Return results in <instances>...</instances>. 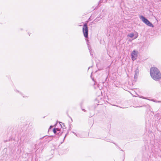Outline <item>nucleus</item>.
<instances>
[{"label":"nucleus","mask_w":161,"mask_h":161,"mask_svg":"<svg viewBox=\"0 0 161 161\" xmlns=\"http://www.w3.org/2000/svg\"><path fill=\"white\" fill-rule=\"evenodd\" d=\"M53 126H51L50 127V128L49 129H51L52 127Z\"/></svg>","instance_id":"ddd939ff"},{"label":"nucleus","mask_w":161,"mask_h":161,"mask_svg":"<svg viewBox=\"0 0 161 161\" xmlns=\"http://www.w3.org/2000/svg\"><path fill=\"white\" fill-rule=\"evenodd\" d=\"M149 100L150 101L154 102V101H155V100H154V99H151V100Z\"/></svg>","instance_id":"6e6552de"},{"label":"nucleus","mask_w":161,"mask_h":161,"mask_svg":"<svg viewBox=\"0 0 161 161\" xmlns=\"http://www.w3.org/2000/svg\"><path fill=\"white\" fill-rule=\"evenodd\" d=\"M128 36L130 38H132L134 36V34L133 33H130Z\"/></svg>","instance_id":"423d86ee"},{"label":"nucleus","mask_w":161,"mask_h":161,"mask_svg":"<svg viewBox=\"0 0 161 161\" xmlns=\"http://www.w3.org/2000/svg\"><path fill=\"white\" fill-rule=\"evenodd\" d=\"M82 31L84 35L85 38H87L88 36V28L86 24H85L83 25Z\"/></svg>","instance_id":"7ed1b4c3"},{"label":"nucleus","mask_w":161,"mask_h":161,"mask_svg":"<svg viewBox=\"0 0 161 161\" xmlns=\"http://www.w3.org/2000/svg\"><path fill=\"white\" fill-rule=\"evenodd\" d=\"M150 74L152 78L154 80H159L161 78V74L155 67H152L150 69Z\"/></svg>","instance_id":"f257e3e1"},{"label":"nucleus","mask_w":161,"mask_h":161,"mask_svg":"<svg viewBox=\"0 0 161 161\" xmlns=\"http://www.w3.org/2000/svg\"><path fill=\"white\" fill-rule=\"evenodd\" d=\"M73 133H74L75 135H76L77 137H79V136H78L77 135V134L76 133H75V132H73Z\"/></svg>","instance_id":"1a4fd4ad"},{"label":"nucleus","mask_w":161,"mask_h":161,"mask_svg":"<svg viewBox=\"0 0 161 161\" xmlns=\"http://www.w3.org/2000/svg\"><path fill=\"white\" fill-rule=\"evenodd\" d=\"M53 132L55 134H56L57 133V130L58 131H59V130L57 128V129H56L54 128V129H53Z\"/></svg>","instance_id":"39448f33"},{"label":"nucleus","mask_w":161,"mask_h":161,"mask_svg":"<svg viewBox=\"0 0 161 161\" xmlns=\"http://www.w3.org/2000/svg\"><path fill=\"white\" fill-rule=\"evenodd\" d=\"M141 98H143V99H147V98H145V97H141Z\"/></svg>","instance_id":"9b49d317"},{"label":"nucleus","mask_w":161,"mask_h":161,"mask_svg":"<svg viewBox=\"0 0 161 161\" xmlns=\"http://www.w3.org/2000/svg\"><path fill=\"white\" fill-rule=\"evenodd\" d=\"M82 110L84 112H86V110L84 109H82Z\"/></svg>","instance_id":"f8f14e48"},{"label":"nucleus","mask_w":161,"mask_h":161,"mask_svg":"<svg viewBox=\"0 0 161 161\" xmlns=\"http://www.w3.org/2000/svg\"><path fill=\"white\" fill-rule=\"evenodd\" d=\"M161 102V101H158L155 100V101H154V102L155 103H160Z\"/></svg>","instance_id":"0eeeda50"},{"label":"nucleus","mask_w":161,"mask_h":161,"mask_svg":"<svg viewBox=\"0 0 161 161\" xmlns=\"http://www.w3.org/2000/svg\"><path fill=\"white\" fill-rule=\"evenodd\" d=\"M140 18L142 21L148 26L152 27H153V25L144 16L141 15L140 16Z\"/></svg>","instance_id":"f03ea898"},{"label":"nucleus","mask_w":161,"mask_h":161,"mask_svg":"<svg viewBox=\"0 0 161 161\" xmlns=\"http://www.w3.org/2000/svg\"><path fill=\"white\" fill-rule=\"evenodd\" d=\"M137 75H136V74H135V75L134 76L135 79H136V78H137Z\"/></svg>","instance_id":"9d476101"},{"label":"nucleus","mask_w":161,"mask_h":161,"mask_svg":"<svg viewBox=\"0 0 161 161\" xmlns=\"http://www.w3.org/2000/svg\"><path fill=\"white\" fill-rule=\"evenodd\" d=\"M66 136V135H65V137H64V138Z\"/></svg>","instance_id":"4468645a"},{"label":"nucleus","mask_w":161,"mask_h":161,"mask_svg":"<svg viewBox=\"0 0 161 161\" xmlns=\"http://www.w3.org/2000/svg\"><path fill=\"white\" fill-rule=\"evenodd\" d=\"M138 54V52L136 51L135 50L132 52L131 56V59L133 61H134L137 59Z\"/></svg>","instance_id":"20e7f679"}]
</instances>
